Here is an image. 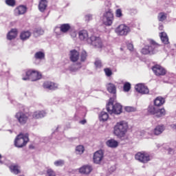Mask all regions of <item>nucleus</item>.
Returning a JSON list of instances; mask_svg holds the SVG:
<instances>
[{
    "instance_id": "c03bdc74",
    "label": "nucleus",
    "mask_w": 176,
    "mask_h": 176,
    "mask_svg": "<svg viewBox=\"0 0 176 176\" xmlns=\"http://www.w3.org/2000/svg\"><path fill=\"white\" fill-rule=\"evenodd\" d=\"M116 16H117V17H122V10L118 9V10H116Z\"/></svg>"
},
{
    "instance_id": "9d476101",
    "label": "nucleus",
    "mask_w": 176,
    "mask_h": 176,
    "mask_svg": "<svg viewBox=\"0 0 176 176\" xmlns=\"http://www.w3.org/2000/svg\"><path fill=\"white\" fill-rule=\"evenodd\" d=\"M153 72L156 76H164L167 73V71L164 68L159 65H155L152 67Z\"/></svg>"
},
{
    "instance_id": "e433bc0d",
    "label": "nucleus",
    "mask_w": 176,
    "mask_h": 176,
    "mask_svg": "<svg viewBox=\"0 0 176 176\" xmlns=\"http://www.w3.org/2000/svg\"><path fill=\"white\" fill-rule=\"evenodd\" d=\"M131 89V84L130 82H125L124 85V91H130Z\"/></svg>"
},
{
    "instance_id": "393cba45",
    "label": "nucleus",
    "mask_w": 176,
    "mask_h": 176,
    "mask_svg": "<svg viewBox=\"0 0 176 176\" xmlns=\"http://www.w3.org/2000/svg\"><path fill=\"white\" fill-rule=\"evenodd\" d=\"M17 36V29H12L11 31L8 34L7 38L9 41H12V39H14Z\"/></svg>"
},
{
    "instance_id": "20e7f679",
    "label": "nucleus",
    "mask_w": 176,
    "mask_h": 176,
    "mask_svg": "<svg viewBox=\"0 0 176 176\" xmlns=\"http://www.w3.org/2000/svg\"><path fill=\"white\" fill-rule=\"evenodd\" d=\"M25 75L26 77H23V80H28V79H31L32 82H35V80H39V79L42 78V74L35 70H28L25 72Z\"/></svg>"
},
{
    "instance_id": "1a4fd4ad",
    "label": "nucleus",
    "mask_w": 176,
    "mask_h": 176,
    "mask_svg": "<svg viewBox=\"0 0 176 176\" xmlns=\"http://www.w3.org/2000/svg\"><path fill=\"white\" fill-rule=\"evenodd\" d=\"M102 21L104 25H112V23H113V13H112L111 10L107 11L103 14Z\"/></svg>"
},
{
    "instance_id": "aec40b11",
    "label": "nucleus",
    "mask_w": 176,
    "mask_h": 176,
    "mask_svg": "<svg viewBox=\"0 0 176 176\" xmlns=\"http://www.w3.org/2000/svg\"><path fill=\"white\" fill-rule=\"evenodd\" d=\"M9 168L11 173H13V174H15L16 175L21 173V170H20V166H19V165H16V164L10 165L9 166Z\"/></svg>"
},
{
    "instance_id": "c85d7f7f",
    "label": "nucleus",
    "mask_w": 176,
    "mask_h": 176,
    "mask_svg": "<svg viewBox=\"0 0 176 176\" xmlns=\"http://www.w3.org/2000/svg\"><path fill=\"white\" fill-rule=\"evenodd\" d=\"M31 36L30 31H23L20 34V38L22 41H27Z\"/></svg>"
},
{
    "instance_id": "cd10ccee",
    "label": "nucleus",
    "mask_w": 176,
    "mask_h": 176,
    "mask_svg": "<svg viewBox=\"0 0 176 176\" xmlns=\"http://www.w3.org/2000/svg\"><path fill=\"white\" fill-rule=\"evenodd\" d=\"M60 30L61 32L65 34V32H68L71 30V25L68 23L62 24L60 26Z\"/></svg>"
},
{
    "instance_id": "412c9836",
    "label": "nucleus",
    "mask_w": 176,
    "mask_h": 176,
    "mask_svg": "<svg viewBox=\"0 0 176 176\" xmlns=\"http://www.w3.org/2000/svg\"><path fill=\"white\" fill-rule=\"evenodd\" d=\"M106 145L109 146V148H118V146H119V143L118 142V141L111 139L107 141Z\"/></svg>"
},
{
    "instance_id": "423d86ee",
    "label": "nucleus",
    "mask_w": 176,
    "mask_h": 176,
    "mask_svg": "<svg viewBox=\"0 0 176 176\" xmlns=\"http://www.w3.org/2000/svg\"><path fill=\"white\" fill-rule=\"evenodd\" d=\"M27 142H28V136L19 134L14 140V146L16 148H23L27 145Z\"/></svg>"
},
{
    "instance_id": "0eeeda50",
    "label": "nucleus",
    "mask_w": 176,
    "mask_h": 176,
    "mask_svg": "<svg viewBox=\"0 0 176 176\" xmlns=\"http://www.w3.org/2000/svg\"><path fill=\"white\" fill-rule=\"evenodd\" d=\"M130 27L126 25L125 24H121L118 28H116V33L120 36H126L130 32Z\"/></svg>"
},
{
    "instance_id": "2eb2a0df",
    "label": "nucleus",
    "mask_w": 176,
    "mask_h": 176,
    "mask_svg": "<svg viewBox=\"0 0 176 176\" xmlns=\"http://www.w3.org/2000/svg\"><path fill=\"white\" fill-rule=\"evenodd\" d=\"M27 12V8L24 6H19L14 10L15 16H20L21 14H24Z\"/></svg>"
},
{
    "instance_id": "6e6d98bb",
    "label": "nucleus",
    "mask_w": 176,
    "mask_h": 176,
    "mask_svg": "<svg viewBox=\"0 0 176 176\" xmlns=\"http://www.w3.org/2000/svg\"><path fill=\"white\" fill-rule=\"evenodd\" d=\"M74 36H76V33H74Z\"/></svg>"
},
{
    "instance_id": "6ab92c4d",
    "label": "nucleus",
    "mask_w": 176,
    "mask_h": 176,
    "mask_svg": "<svg viewBox=\"0 0 176 176\" xmlns=\"http://www.w3.org/2000/svg\"><path fill=\"white\" fill-rule=\"evenodd\" d=\"M46 116V112L45 111H34L32 113L33 119H41V118H45Z\"/></svg>"
},
{
    "instance_id": "dca6fc26",
    "label": "nucleus",
    "mask_w": 176,
    "mask_h": 176,
    "mask_svg": "<svg viewBox=\"0 0 176 176\" xmlns=\"http://www.w3.org/2000/svg\"><path fill=\"white\" fill-rule=\"evenodd\" d=\"M43 87L45 89H48L49 90H56V89L58 87V85L54 82H45L43 84Z\"/></svg>"
},
{
    "instance_id": "6e6552de",
    "label": "nucleus",
    "mask_w": 176,
    "mask_h": 176,
    "mask_svg": "<svg viewBox=\"0 0 176 176\" xmlns=\"http://www.w3.org/2000/svg\"><path fill=\"white\" fill-rule=\"evenodd\" d=\"M135 159L140 162V163H148L151 160V156L148 153L146 152H139L135 155Z\"/></svg>"
},
{
    "instance_id": "2f4dec72",
    "label": "nucleus",
    "mask_w": 176,
    "mask_h": 176,
    "mask_svg": "<svg viewBox=\"0 0 176 176\" xmlns=\"http://www.w3.org/2000/svg\"><path fill=\"white\" fill-rule=\"evenodd\" d=\"M157 19L159 21H164V20L167 19V14L165 12H160L158 14Z\"/></svg>"
},
{
    "instance_id": "f3484780",
    "label": "nucleus",
    "mask_w": 176,
    "mask_h": 176,
    "mask_svg": "<svg viewBox=\"0 0 176 176\" xmlns=\"http://www.w3.org/2000/svg\"><path fill=\"white\" fill-rule=\"evenodd\" d=\"M70 60L73 63H76L79 60V52L75 50L70 52Z\"/></svg>"
},
{
    "instance_id": "4468645a",
    "label": "nucleus",
    "mask_w": 176,
    "mask_h": 176,
    "mask_svg": "<svg viewBox=\"0 0 176 176\" xmlns=\"http://www.w3.org/2000/svg\"><path fill=\"white\" fill-rule=\"evenodd\" d=\"M93 171V167L90 165H85L79 168V173L80 174L88 175L90 174Z\"/></svg>"
},
{
    "instance_id": "a19ab883",
    "label": "nucleus",
    "mask_w": 176,
    "mask_h": 176,
    "mask_svg": "<svg viewBox=\"0 0 176 176\" xmlns=\"http://www.w3.org/2000/svg\"><path fill=\"white\" fill-rule=\"evenodd\" d=\"M105 75L107 76H112V70L109 68H105L104 69Z\"/></svg>"
},
{
    "instance_id": "8fccbe9b",
    "label": "nucleus",
    "mask_w": 176,
    "mask_h": 176,
    "mask_svg": "<svg viewBox=\"0 0 176 176\" xmlns=\"http://www.w3.org/2000/svg\"><path fill=\"white\" fill-rule=\"evenodd\" d=\"M170 127H172V129H173L174 130H176V124L170 125Z\"/></svg>"
},
{
    "instance_id": "5fc2aeb1",
    "label": "nucleus",
    "mask_w": 176,
    "mask_h": 176,
    "mask_svg": "<svg viewBox=\"0 0 176 176\" xmlns=\"http://www.w3.org/2000/svg\"><path fill=\"white\" fill-rule=\"evenodd\" d=\"M172 152H173V149L169 148V149H168V153L171 154Z\"/></svg>"
},
{
    "instance_id": "58836bf2",
    "label": "nucleus",
    "mask_w": 176,
    "mask_h": 176,
    "mask_svg": "<svg viewBox=\"0 0 176 176\" xmlns=\"http://www.w3.org/2000/svg\"><path fill=\"white\" fill-rule=\"evenodd\" d=\"M6 5L8 6H14L16 5V1L14 0H6Z\"/></svg>"
},
{
    "instance_id": "864d4df0",
    "label": "nucleus",
    "mask_w": 176,
    "mask_h": 176,
    "mask_svg": "<svg viewBox=\"0 0 176 176\" xmlns=\"http://www.w3.org/2000/svg\"><path fill=\"white\" fill-rule=\"evenodd\" d=\"M0 159H2V155L0 154ZM3 162L0 160V164H3Z\"/></svg>"
},
{
    "instance_id": "a211bd4d",
    "label": "nucleus",
    "mask_w": 176,
    "mask_h": 176,
    "mask_svg": "<svg viewBox=\"0 0 176 176\" xmlns=\"http://www.w3.org/2000/svg\"><path fill=\"white\" fill-rule=\"evenodd\" d=\"M80 41H89V33L86 30H81L78 33Z\"/></svg>"
},
{
    "instance_id": "f257e3e1",
    "label": "nucleus",
    "mask_w": 176,
    "mask_h": 176,
    "mask_svg": "<svg viewBox=\"0 0 176 176\" xmlns=\"http://www.w3.org/2000/svg\"><path fill=\"white\" fill-rule=\"evenodd\" d=\"M129 130V124L126 121H120L116 123L113 128V133L118 138H122L126 135Z\"/></svg>"
},
{
    "instance_id": "7c9ffc66",
    "label": "nucleus",
    "mask_w": 176,
    "mask_h": 176,
    "mask_svg": "<svg viewBox=\"0 0 176 176\" xmlns=\"http://www.w3.org/2000/svg\"><path fill=\"white\" fill-rule=\"evenodd\" d=\"M108 118H109V116H108V113L105 111H102L99 115V119L102 122H105L108 120Z\"/></svg>"
},
{
    "instance_id": "a878e982",
    "label": "nucleus",
    "mask_w": 176,
    "mask_h": 176,
    "mask_svg": "<svg viewBox=\"0 0 176 176\" xmlns=\"http://www.w3.org/2000/svg\"><path fill=\"white\" fill-rule=\"evenodd\" d=\"M160 36L161 38L162 43H164V45H168V36H167V34L166 32H161L160 34Z\"/></svg>"
},
{
    "instance_id": "473e14b6",
    "label": "nucleus",
    "mask_w": 176,
    "mask_h": 176,
    "mask_svg": "<svg viewBox=\"0 0 176 176\" xmlns=\"http://www.w3.org/2000/svg\"><path fill=\"white\" fill-rule=\"evenodd\" d=\"M34 58L36 60H43V58H45V53L42 52H38L34 54Z\"/></svg>"
},
{
    "instance_id": "ea45409f",
    "label": "nucleus",
    "mask_w": 176,
    "mask_h": 176,
    "mask_svg": "<svg viewBox=\"0 0 176 176\" xmlns=\"http://www.w3.org/2000/svg\"><path fill=\"white\" fill-rule=\"evenodd\" d=\"M94 65H96V68H101V67H102V63L99 59L96 60Z\"/></svg>"
},
{
    "instance_id": "37998d69",
    "label": "nucleus",
    "mask_w": 176,
    "mask_h": 176,
    "mask_svg": "<svg viewBox=\"0 0 176 176\" xmlns=\"http://www.w3.org/2000/svg\"><path fill=\"white\" fill-rule=\"evenodd\" d=\"M47 173L48 176H56V173L52 169H47Z\"/></svg>"
},
{
    "instance_id": "b1692460",
    "label": "nucleus",
    "mask_w": 176,
    "mask_h": 176,
    "mask_svg": "<svg viewBox=\"0 0 176 176\" xmlns=\"http://www.w3.org/2000/svg\"><path fill=\"white\" fill-rule=\"evenodd\" d=\"M164 131V125H158L155 128L153 133L155 135H160V134H162V133H163Z\"/></svg>"
},
{
    "instance_id": "f03ea898",
    "label": "nucleus",
    "mask_w": 176,
    "mask_h": 176,
    "mask_svg": "<svg viewBox=\"0 0 176 176\" xmlns=\"http://www.w3.org/2000/svg\"><path fill=\"white\" fill-rule=\"evenodd\" d=\"M150 46H146L142 49V54H155L157 52V49L160 45L157 44L155 41L150 39L148 40Z\"/></svg>"
},
{
    "instance_id": "49530a36",
    "label": "nucleus",
    "mask_w": 176,
    "mask_h": 176,
    "mask_svg": "<svg viewBox=\"0 0 176 176\" xmlns=\"http://www.w3.org/2000/svg\"><path fill=\"white\" fill-rule=\"evenodd\" d=\"M127 47H128L129 50H131V51H132L134 49V46L133 45L132 43H129L127 45Z\"/></svg>"
},
{
    "instance_id": "603ef678",
    "label": "nucleus",
    "mask_w": 176,
    "mask_h": 176,
    "mask_svg": "<svg viewBox=\"0 0 176 176\" xmlns=\"http://www.w3.org/2000/svg\"><path fill=\"white\" fill-rule=\"evenodd\" d=\"M80 123H81V124H85V123H86V120H81Z\"/></svg>"
},
{
    "instance_id": "5701e85b",
    "label": "nucleus",
    "mask_w": 176,
    "mask_h": 176,
    "mask_svg": "<svg viewBox=\"0 0 176 176\" xmlns=\"http://www.w3.org/2000/svg\"><path fill=\"white\" fill-rule=\"evenodd\" d=\"M164 102H166L164 98H162V96H158L154 100V105L155 107H162Z\"/></svg>"
},
{
    "instance_id": "9b49d317",
    "label": "nucleus",
    "mask_w": 176,
    "mask_h": 176,
    "mask_svg": "<svg viewBox=\"0 0 176 176\" xmlns=\"http://www.w3.org/2000/svg\"><path fill=\"white\" fill-rule=\"evenodd\" d=\"M89 43L94 46L95 47H102V42L101 41V38L100 37H97L96 36H91L88 40Z\"/></svg>"
},
{
    "instance_id": "bb28decb",
    "label": "nucleus",
    "mask_w": 176,
    "mask_h": 176,
    "mask_svg": "<svg viewBox=\"0 0 176 176\" xmlns=\"http://www.w3.org/2000/svg\"><path fill=\"white\" fill-rule=\"evenodd\" d=\"M107 87L109 93L116 94V86H115V85L113 83H109L107 84Z\"/></svg>"
},
{
    "instance_id": "f8f14e48",
    "label": "nucleus",
    "mask_w": 176,
    "mask_h": 176,
    "mask_svg": "<svg viewBox=\"0 0 176 176\" xmlns=\"http://www.w3.org/2000/svg\"><path fill=\"white\" fill-rule=\"evenodd\" d=\"M94 163L96 164H100L104 159V152L102 150H99L94 153Z\"/></svg>"
},
{
    "instance_id": "4c0bfd02",
    "label": "nucleus",
    "mask_w": 176,
    "mask_h": 176,
    "mask_svg": "<svg viewBox=\"0 0 176 176\" xmlns=\"http://www.w3.org/2000/svg\"><path fill=\"white\" fill-rule=\"evenodd\" d=\"M125 111L126 112H135V111H137V109L133 107L127 106L125 107Z\"/></svg>"
},
{
    "instance_id": "f704fd0d",
    "label": "nucleus",
    "mask_w": 176,
    "mask_h": 176,
    "mask_svg": "<svg viewBox=\"0 0 176 176\" xmlns=\"http://www.w3.org/2000/svg\"><path fill=\"white\" fill-rule=\"evenodd\" d=\"M76 151L78 155H82V153L85 152V147H83L82 145L78 146L76 148Z\"/></svg>"
},
{
    "instance_id": "c756f323",
    "label": "nucleus",
    "mask_w": 176,
    "mask_h": 176,
    "mask_svg": "<svg viewBox=\"0 0 176 176\" xmlns=\"http://www.w3.org/2000/svg\"><path fill=\"white\" fill-rule=\"evenodd\" d=\"M165 115H166V109H164V108H162V109L157 108L155 116H156V118H162Z\"/></svg>"
},
{
    "instance_id": "ddd939ff",
    "label": "nucleus",
    "mask_w": 176,
    "mask_h": 176,
    "mask_svg": "<svg viewBox=\"0 0 176 176\" xmlns=\"http://www.w3.org/2000/svg\"><path fill=\"white\" fill-rule=\"evenodd\" d=\"M135 89L136 91L141 94H148V93H149L148 87L145 86L144 84H138L135 85Z\"/></svg>"
},
{
    "instance_id": "09e8293b",
    "label": "nucleus",
    "mask_w": 176,
    "mask_h": 176,
    "mask_svg": "<svg viewBox=\"0 0 176 176\" xmlns=\"http://www.w3.org/2000/svg\"><path fill=\"white\" fill-rule=\"evenodd\" d=\"M36 34H43V30H36Z\"/></svg>"
},
{
    "instance_id": "7ed1b4c3",
    "label": "nucleus",
    "mask_w": 176,
    "mask_h": 176,
    "mask_svg": "<svg viewBox=\"0 0 176 176\" xmlns=\"http://www.w3.org/2000/svg\"><path fill=\"white\" fill-rule=\"evenodd\" d=\"M107 111L109 113L120 115L122 113V105L119 103L113 104V98H111L109 104L107 105Z\"/></svg>"
},
{
    "instance_id": "a18cd8bd",
    "label": "nucleus",
    "mask_w": 176,
    "mask_h": 176,
    "mask_svg": "<svg viewBox=\"0 0 176 176\" xmlns=\"http://www.w3.org/2000/svg\"><path fill=\"white\" fill-rule=\"evenodd\" d=\"M92 16H91V14H87V15H86L85 16V20H86V21H90V20H91V19H92Z\"/></svg>"
},
{
    "instance_id": "4be33fe9",
    "label": "nucleus",
    "mask_w": 176,
    "mask_h": 176,
    "mask_svg": "<svg viewBox=\"0 0 176 176\" xmlns=\"http://www.w3.org/2000/svg\"><path fill=\"white\" fill-rule=\"evenodd\" d=\"M47 8V0H41L38 4V10L40 12H45Z\"/></svg>"
},
{
    "instance_id": "de8ad7c7",
    "label": "nucleus",
    "mask_w": 176,
    "mask_h": 176,
    "mask_svg": "<svg viewBox=\"0 0 176 176\" xmlns=\"http://www.w3.org/2000/svg\"><path fill=\"white\" fill-rule=\"evenodd\" d=\"M146 134H148V135L147 136V138H152L153 137V133H147L146 132Z\"/></svg>"
},
{
    "instance_id": "c9c22d12",
    "label": "nucleus",
    "mask_w": 176,
    "mask_h": 176,
    "mask_svg": "<svg viewBox=\"0 0 176 176\" xmlns=\"http://www.w3.org/2000/svg\"><path fill=\"white\" fill-rule=\"evenodd\" d=\"M87 58V52H86V51L85 50L82 51L80 54L81 61H86Z\"/></svg>"
},
{
    "instance_id": "79ce46f5",
    "label": "nucleus",
    "mask_w": 176,
    "mask_h": 176,
    "mask_svg": "<svg viewBox=\"0 0 176 176\" xmlns=\"http://www.w3.org/2000/svg\"><path fill=\"white\" fill-rule=\"evenodd\" d=\"M54 164L56 166H63L64 164V160H57V161H55Z\"/></svg>"
},
{
    "instance_id": "72a5a7b5",
    "label": "nucleus",
    "mask_w": 176,
    "mask_h": 176,
    "mask_svg": "<svg viewBox=\"0 0 176 176\" xmlns=\"http://www.w3.org/2000/svg\"><path fill=\"white\" fill-rule=\"evenodd\" d=\"M157 111V108L155 107V106L151 105L148 107V112L151 115L155 116Z\"/></svg>"
},
{
    "instance_id": "3c124183",
    "label": "nucleus",
    "mask_w": 176,
    "mask_h": 176,
    "mask_svg": "<svg viewBox=\"0 0 176 176\" xmlns=\"http://www.w3.org/2000/svg\"><path fill=\"white\" fill-rule=\"evenodd\" d=\"M159 30H160V31H162V30H163V25H160V26H159Z\"/></svg>"
},
{
    "instance_id": "39448f33",
    "label": "nucleus",
    "mask_w": 176,
    "mask_h": 176,
    "mask_svg": "<svg viewBox=\"0 0 176 176\" xmlns=\"http://www.w3.org/2000/svg\"><path fill=\"white\" fill-rule=\"evenodd\" d=\"M15 119H16L17 122L20 123L22 126L23 124H27L30 119V113L24 112V111H18L15 114Z\"/></svg>"
}]
</instances>
